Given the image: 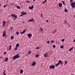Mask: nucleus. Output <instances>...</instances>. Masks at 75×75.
<instances>
[{
	"label": "nucleus",
	"mask_w": 75,
	"mask_h": 75,
	"mask_svg": "<svg viewBox=\"0 0 75 75\" xmlns=\"http://www.w3.org/2000/svg\"><path fill=\"white\" fill-rule=\"evenodd\" d=\"M8 57H6L5 59V62H7L8 60Z\"/></svg>",
	"instance_id": "18"
},
{
	"label": "nucleus",
	"mask_w": 75,
	"mask_h": 75,
	"mask_svg": "<svg viewBox=\"0 0 75 75\" xmlns=\"http://www.w3.org/2000/svg\"><path fill=\"white\" fill-rule=\"evenodd\" d=\"M64 39H62L61 40L62 42H64Z\"/></svg>",
	"instance_id": "34"
},
{
	"label": "nucleus",
	"mask_w": 75,
	"mask_h": 75,
	"mask_svg": "<svg viewBox=\"0 0 75 75\" xmlns=\"http://www.w3.org/2000/svg\"><path fill=\"white\" fill-rule=\"evenodd\" d=\"M7 5H8V4H6V5H4V8H5L7 6Z\"/></svg>",
	"instance_id": "30"
},
{
	"label": "nucleus",
	"mask_w": 75,
	"mask_h": 75,
	"mask_svg": "<svg viewBox=\"0 0 75 75\" xmlns=\"http://www.w3.org/2000/svg\"><path fill=\"white\" fill-rule=\"evenodd\" d=\"M6 36V31L5 30H4L3 33V37H4Z\"/></svg>",
	"instance_id": "6"
},
{
	"label": "nucleus",
	"mask_w": 75,
	"mask_h": 75,
	"mask_svg": "<svg viewBox=\"0 0 75 75\" xmlns=\"http://www.w3.org/2000/svg\"><path fill=\"white\" fill-rule=\"evenodd\" d=\"M74 49H75V48H74Z\"/></svg>",
	"instance_id": "60"
},
{
	"label": "nucleus",
	"mask_w": 75,
	"mask_h": 75,
	"mask_svg": "<svg viewBox=\"0 0 75 75\" xmlns=\"http://www.w3.org/2000/svg\"><path fill=\"white\" fill-rule=\"evenodd\" d=\"M64 47L63 46V45H62L60 46V48L62 49H63L64 48Z\"/></svg>",
	"instance_id": "25"
},
{
	"label": "nucleus",
	"mask_w": 75,
	"mask_h": 75,
	"mask_svg": "<svg viewBox=\"0 0 75 75\" xmlns=\"http://www.w3.org/2000/svg\"><path fill=\"white\" fill-rule=\"evenodd\" d=\"M54 40H52V41H51V42L52 43H54Z\"/></svg>",
	"instance_id": "35"
},
{
	"label": "nucleus",
	"mask_w": 75,
	"mask_h": 75,
	"mask_svg": "<svg viewBox=\"0 0 75 75\" xmlns=\"http://www.w3.org/2000/svg\"><path fill=\"white\" fill-rule=\"evenodd\" d=\"M43 56L47 58L48 56V53L47 52H46L43 54Z\"/></svg>",
	"instance_id": "5"
},
{
	"label": "nucleus",
	"mask_w": 75,
	"mask_h": 75,
	"mask_svg": "<svg viewBox=\"0 0 75 75\" xmlns=\"http://www.w3.org/2000/svg\"><path fill=\"white\" fill-rule=\"evenodd\" d=\"M56 47V46L55 45H53L52 46V47H53V48H55V47Z\"/></svg>",
	"instance_id": "37"
},
{
	"label": "nucleus",
	"mask_w": 75,
	"mask_h": 75,
	"mask_svg": "<svg viewBox=\"0 0 75 75\" xmlns=\"http://www.w3.org/2000/svg\"><path fill=\"white\" fill-rule=\"evenodd\" d=\"M62 4H63L64 5H65V3L64 1H62Z\"/></svg>",
	"instance_id": "28"
},
{
	"label": "nucleus",
	"mask_w": 75,
	"mask_h": 75,
	"mask_svg": "<svg viewBox=\"0 0 75 75\" xmlns=\"http://www.w3.org/2000/svg\"><path fill=\"white\" fill-rule=\"evenodd\" d=\"M27 2H28V3H30V1H29V0H27Z\"/></svg>",
	"instance_id": "44"
},
{
	"label": "nucleus",
	"mask_w": 75,
	"mask_h": 75,
	"mask_svg": "<svg viewBox=\"0 0 75 75\" xmlns=\"http://www.w3.org/2000/svg\"><path fill=\"white\" fill-rule=\"evenodd\" d=\"M19 45H20L19 44H17L16 45V47H19Z\"/></svg>",
	"instance_id": "22"
},
{
	"label": "nucleus",
	"mask_w": 75,
	"mask_h": 75,
	"mask_svg": "<svg viewBox=\"0 0 75 75\" xmlns=\"http://www.w3.org/2000/svg\"><path fill=\"white\" fill-rule=\"evenodd\" d=\"M2 58V57H0V58Z\"/></svg>",
	"instance_id": "57"
},
{
	"label": "nucleus",
	"mask_w": 75,
	"mask_h": 75,
	"mask_svg": "<svg viewBox=\"0 0 75 75\" xmlns=\"http://www.w3.org/2000/svg\"><path fill=\"white\" fill-rule=\"evenodd\" d=\"M6 75V74H5V75Z\"/></svg>",
	"instance_id": "58"
},
{
	"label": "nucleus",
	"mask_w": 75,
	"mask_h": 75,
	"mask_svg": "<svg viewBox=\"0 0 75 75\" xmlns=\"http://www.w3.org/2000/svg\"><path fill=\"white\" fill-rule=\"evenodd\" d=\"M10 28L11 29H13V27H11V28Z\"/></svg>",
	"instance_id": "50"
},
{
	"label": "nucleus",
	"mask_w": 75,
	"mask_h": 75,
	"mask_svg": "<svg viewBox=\"0 0 75 75\" xmlns=\"http://www.w3.org/2000/svg\"><path fill=\"white\" fill-rule=\"evenodd\" d=\"M1 4H0V7L1 6Z\"/></svg>",
	"instance_id": "54"
},
{
	"label": "nucleus",
	"mask_w": 75,
	"mask_h": 75,
	"mask_svg": "<svg viewBox=\"0 0 75 75\" xmlns=\"http://www.w3.org/2000/svg\"><path fill=\"white\" fill-rule=\"evenodd\" d=\"M33 21H35L34 19H30V20H29L28 21L29 22H32Z\"/></svg>",
	"instance_id": "11"
},
{
	"label": "nucleus",
	"mask_w": 75,
	"mask_h": 75,
	"mask_svg": "<svg viewBox=\"0 0 75 75\" xmlns=\"http://www.w3.org/2000/svg\"><path fill=\"white\" fill-rule=\"evenodd\" d=\"M59 64L58 63L57 64H55V67H57V66H59Z\"/></svg>",
	"instance_id": "15"
},
{
	"label": "nucleus",
	"mask_w": 75,
	"mask_h": 75,
	"mask_svg": "<svg viewBox=\"0 0 75 75\" xmlns=\"http://www.w3.org/2000/svg\"><path fill=\"white\" fill-rule=\"evenodd\" d=\"M22 22H23V23H24L25 22H24V21H23Z\"/></svg>",
	"instance_id": "51"
},
{
	"label": "nucleus",
	"mask_w": 75,
	"mask_h": 75,
	"mask_svg": "<svg viewBox=\"0 0 75 75\" xmlns=\"http://www.w3.org/2000/svg\"><path fill=\"white\" fill-rule=\"evenodd\" d=\"M36 49H38V50H39L40 49V47H36Z\"/></svg>",
	"instance_id": "40"
},
{
	"label": "nucleus",
	"mask_w": 75,
	"mask_h": 75,
	"mask_svg": "<svg viewBox=\"0 0 75 75\" xmlns=\"http://www.w3.org/2000/svg\"><path fill=\"white\" fill-rule=\"evenodd\" d=\"M47 1V0H45V1H44L43 2H42V4H45Z\"/></svg>",
	"instance_id": "20"
},
{
	"label": "nucleus",
	"mask_w": 75,
	"mask_h": 75,
	"mask_svg": "<svg viewBox=\"0 0 75 75\" xmlns=\"http://www.w3.org/2000/svg\"><path fill=\"white\" fill-rule=\"evenodd\" d=\"M36 64V62H35L33 61V63H32L31 66H34Z\"/></svg>",
	"instance_id": "9"
},
{
	"label": "nucleus",
	"mask_w": 75,
	"mask_h": 75,
	"mask_svg": "<svg viewBox=\"0 0 75 75\" xmlns=\"http://www.w3.org/2000/svg\"><path fill=\"white\" fill-rule=\"evenodd\" d=\"M16 34L17 35H18L19 34V33L18 32V31H17V32H16Z\"/></svg>",
	"instance_id": "31"
},
{
	"label": "nucleus",
	"mask_w": 75,
	"mask_h": 75,
	"mask_svg": "<svg viewBox=\"0 0 75 75\" xmlns=\"http://www.w3.org/2000/svg\"><path fill=\"white\" fill-rule=\"evenodd\" d=\"M40 30H41V31H43V29L41 28H40Z\"/></svg>",
	"instance_id": "43"
},
{
	"label": "nucleus",
	"mask_w": 75,
	"mask_h": 75,
	"mask_svg": "<svg viewBox=\"0 0 75 75\" xmlns=\"http://www.w3.org/2000/svg\"><path fill=\"white\" fill-rule=\"evenodd\" d=\"M29 9H31V7H30V6H29Z\"/></svg>",
	"instance_id": "47"
},
{
	"label": "nucleus",
	"mask_w": 75,
	"mask_h": 75,
	"mask_svg": "<svg viewBox=\"0 0 75 75\" xmlns=\"http://www.w3.org/2000/svg\"><path fill=\"white\" fill-rule=\"evenodd\" d=\"M33 0V1H36V0Z\"/></svg>",
	"instance_id": "56"
},
{
	"label": "nucleus",
	"mask_w": 75,
	"mask_h": 75,
	"mask_svg": "<svg viewBox=\"0 0 75 75\" xmlns=\"http://www.w3.org/2000/svg\"><path fill=\"white\" fill-rule=\"evenodd\" d=\"M11 16L13 17H14L15 19L17 18V16L16 15H15V14H11Z\"/></svg>",
	"instance_id": "2"
},
{
	"label": "nucleus",
	"mask_w": 75,
	"mask_h": 75,
	"mask_svg": "<svg viewBox=\"0 0 75 75\" xmlns=\"http://www.w3.org/2000/svg\"><path fill=\"white\" fill-rule=\"evenodd\" d=\"M55 66L54 65H50L49 67V69H54L55 68Z\"/></svg>",
	"instance_id": "3"
},
{
	"label": "nucleus",
	"mask_w": 75,
	"mask_h": 75,
	"mask_svg": "<svg viewBox=\"0 0 75 75\" xmlns=\"http://www.w3.org/2000/svg\"><path fill=\"white\" fill-rule=\"evenodd\" d=\"M46 22H48L49 21H48V20H46Z\"/></svg>",
	"instance_id": "46"
},
{
	"label": "nucleus",
	"mask_w": 75,
	"mask_h": 75,
	"mask_svg": "<svg viewBox=\"0 0 75 75\" xmlns=\"http://www.w3.org/2000/svg\"><path fill=\"white\" fill-rule=\"evenodd\" d=\"M74 17L75 18V15L74 16Z\"/></svg>",
	"instance_id": "55"
},
{
	"label": "nucleus",
	"mask_w": 75,
	"mask_h": 75,
	"mask_svg": "<svg viewBox=\"0 0 75 75\" xmlns=\"http://www.w3.org/2000/svg\"><path fill=\"white\" fill-rule=\"evenodd\" d=\"M11 39H14V37L13 36H11Z\"/></svg>",
	"instance_id": "33"
},
{
	"label": "nucleus",
	"mask_w": 75,
	"mask_h": 75,
	"mask_svg": "<svg viewBox=\"0 0 75 75\" xmlns=\"http://www.w3.org/2000/svg\"><path fill=\"white\" fill-rule=\"evenodd\" d=\"M68 11L67 9H65L64 10V11L65 12H68Z\"/></svg>",
	"instance_id": "21"
},
{
	"label": "nucleus",
	"mask_w": 75,
	"mask_h": 75,
	"mask_svg": "<svg viewBox=\"0 0 75 75\" xmlns=\"http://www.w3.org/2000/svg\"><path fill=\"white\" fill-rule=\"evenodd\" d=\"M11 47H12V46L11 45H10L9 46V48H8L9 50L10 51L12 49Z\"/></svg>",
	"instance_id": "14"
},
{
	"label": "nucleus",
	"mask_w": 75,
	"mask_h": 75,
	"mask_svg": "<svg viewBox=\"0 0 75 75\" xmlns=\"http://www.w3.org/2000/svg\"><path fill=\"white\" fill-rule=\"evenodd\" d=\"M58 63L59 64H62L63 63V62H62V61L61 60H59L58 62Z\"/></svg>",
	"instance_id": "8"
},
{
	"label": "nucleus",
	"mask_w": 75,
	"mask_h": 75,
	"mask_svg": "<svg viewBox=\"0 0 75 75\" xmlns=\"http://www.w3.org/2000/svg\"><path fill=\"white\" fill-rule=\"evenodd\" d=\"M72 7L75 8V2H72L71 5Z\"/></svg>",
	"instance_id": "4"
},
{
	"label": "nucleus",
	"mask_w": 75,
	"mask_h": 75,
	"mask_svg": "<svg viewBox=\"0 0 75 75\" xmlns=\"http://www.w3.org/2000/svg\"><path fill=\"white\" fill-rule=\"evenodd\" d=\"M57 31V30H54L53 31H52V33L54 34Z\"/></svg>",
	"instance_id": "17"
},
{
	"label": "nucleus",
	"mask_w": 75,
	"mask_h": 75,
	"mask_svg": "<svg viewBox=\"0 0 75 75\" xmlns=\"http://www.w3.org/2000/svg\"><path fill=\"white\" fill-rule=\"evenodd\" d=\"M64 62L65 64H67V61H65Z\"/></svg>",
	"instance_id": "42"
},
{
	"label": "nucleus",
	"mask_w": 75,
	"mask_h": 75,
	"mask_svg": "<svg viewBox=\"0 0 75 75\" xmlns=\"http://www.w3.org/2000/svg\"><path fill=\"white\" fill-rule=\"evenodd\" d=\"M6 37H7V36H6Z\"/></svg>",
	"instance_id": "59"
},
{
	"label": "nucleus",
	"mask_w": 75,
	"mask_h": 75,
	"mask_svg": "<svg viewBox=\"0 0 75 75\" xmlns=\"http://www.w3.org/2000/svg\"><path fill=\"white\" fill-rule=\"evenodd\" d=\"M74 42H75V39L74 40Z\"/></svg>",
	"instance_id": "53"
},
{
	"label": "nucleus",
	"mask_w": 75,
	"mask_h": 75,
	"mask_svg": "<svg viewBox=\"0 0 75 75\" xmlns=\"http://www.w3.org/2000/svg\"><path fill=\"white\" fill-rule=\"evenodd\" d=\"M71 75H75L74 74H71Z\"/></svg>",
	"instance_id": "52"
},
{
	"label": "nucleus",
	"mask_w": 75,
	"mask_h": 75,
	"mask_svg": "<svg viewBox=\"0 0 75 75\" xmlns=\"http://www.w3.org/2000/svg\"><path fill=\"white\" fill-rule=\"evenodd\" d=\"M40 16H41V17H43V15L42 13H41V14H40Z\"/></svg>",
	"instance_id": "39"
},
{
	"label": "nucleus",
	"mask_w": 75,
	"mask_h": 75,
	"mask_svg": "<svg viewBox=\"0 0 75 75\" xmlns=\"http://www.w3.org/2000/svg\"><path fill=\"white\" fill-rule=\"evenodd\" d=\"M6 54V52H4V54Z\"/></svg>",
	"instance_id": "45"
},
{
	"label": "nucleus",
	"mask_w": 75,
	"mask_h": 75,
	"mask_svg": "<svg viewBox=\"0 0 75 75\" xmlns=\"http://www.w3.org/2000/svg\"><path fill=\"white\" fill-rule=\"evenodd\" d=\"M62 5L61 3H59V6L60 7H61L62 6Z\"/></svg>",
	"instance_id": "12"
},
{
	"label": "nucleus",
	"mask_w": 75,
	"mask_h": 75,
	"mask_svg": "<svg viewBox=\"0 0 75 75\" xmlns=\"http://www.w3.org/2000/svg\"><path fill=\"white\" fill-rule=\"evenodd\" d=\"M23 16L22 14H21L20 16V17H21L22 16Z\"/></svg>",
	"instance_id": "48"
},
{
	"label": "nucleus",
	"mask_w": 75,
	"mask_h": 75,
	"mask_svg": "<svg viewBox=\"0 0 75 75\" xmlns=\"http://www.w3.org/2000/svg\"><path fill=\"white\" fill-rule=\"evenodd\" d=\"M73 48H74L73 47H71V48L69 50V51H71L72 50H73Z\"/></svg>",
	"instance_id": "16"
},
{
	"label": "nucleus",
	"mask_w": 75,
	"mask_h": 75,
	"mask_svg": "<svg viewBox=\"0 0 75 75\" xmlns=\"http://www.w3.org/2000/svg\"><path fill=\"white\" fill-rule=\"evenodd\" d=\"M27 30H24L22 32H21V31H20V33L21 34V35H22L23 34H24V33H25V32Z\"/></svg>",
	"instance_id": "7"
},
{
	"label": "nucleus",
	"mask_w": 75,
	"mask_h": 75,
	"mask_svg": "<svg viewBox=\"0 0 75 75\" xmlns=\"http://www.w3.org/2000/svg\"><path fill=\"white\" fill-rule=\"evenodd\" d=\"M16 7L18 9H19L20 8V7L19 6H17Z\"/></svg>",
	"instance_id": "26"
},
{
	"label": "nucleus",
	"mask_w": 75,
	"mask_h": 75,
	"mask_svg": "<svg viewBox=\"0 0 75 75\" xmlns=\"http://www.w3.org/2000/svg\"><path fill=\"white\" fill-rule=\"evenodd\" d=\"M17 50H18L17 48L16 47H15V48L14 50H15V51Z\"/></svg>",
	"instance_id": "38"
},
{
	"label": "nucleus",
	"mask_w": 75,
	"mask_h": 75,
	"mask_svg": "<svg viewBox=\"0 0 75 75\" xmlns=\"http://www.w3.org/2000/svg\"><path fill=\"white\" fill-rule=\"evenodd\" d=\"M20 53L14 56V57H13V58L14 60H15L17 59H18L20 58V56H19V54Z\"/></svg>",
	"instance_id": "1"
},
{
	"label": "nucleus",
	"mask_w": 75,
	"mask_h": 75,
	"mask_svg": "<svg viewBox=\"0 0 75 75\" xmlns=\"http://www.w3.org/2000/svg\"><path fill=\"white\" fill-rule=\"evenodd\" d=\"M74 0H70V3H71L73 2Z\"/></svg>",
	"instance_id": "41"
},
{
	"label": "nucleus",
	"mask_w": 75,
	"mask_h": 75,
	"mask_svg": "<svg viewBox=\"0 0 75 75\" xmlns=\"http://www.w3.org/2000/svg\"><path fill=\"white\" fill-rule=\"evenodd\" d=\"M4 75L6 74L5 73V70H4V72H3Z\"/></svg>",
	"instance_id": "32"
},
{
	"label": "nucleus",
	"mask_w": 75,
	"mask_h": 75,
	"mask_svg": "<svg viewBox=\"0 0 75 75\" xmlns=\"http://www.w3.org/2000/svg\"><path fill=\"white\" fill-rule=\"evenodd\" d=\"M35 57H39V55L38 54H36V55H35Z\"/></svg>",
	"instance_id": "23"
},
{
	"label": "nucleus",
	"mask_w": 75,
	"mask_h": 75,
	"mask_svg": "<svg viewBox=\"0 0 75 75\" xmlns=\"http://www.w3.org/2000/svg\"><path fill=\"white\" fill-rule=\"evenodd\" d=\"M27 14L26 12H24L22 13L23 16H24V15H26Z\"/></svg>",
	"instance_id": "19"
},
{
	"label": "nucleus",
	"mask_w": 75,
	"mask_h": 75,
	"mask_svg": "<svg viewBox=\"0 0 75 75\" xmlns=\"http://www.w3.org/2000/svg\"><path fill=\"white\" fill-rule=\"evenodd\" d=\"M64 22L65 23H66L67 22L66 21H65Z\"/></svg>",
	"instance_id": "49"
},
{
	"label": "nucleus",
	"mask_w": 75,
	"mask_h": 75,
	"mask_svg": "<svg viewBox=\"0 0 75 75\" xmlns=\"http://www.w3.org/2000/svg\"><path fill=\"white\" fill-rule=\"evenodd\" d=\"M6 22L4 21L3 22V26H4L5 25Z\"/></svg>",
	"instance_id": "13"
},
{
	"label": "nucleus",
	"mask_w": 75,
	"mask_h": 75,
	"mask_svg": "<svg viewBox=\"0 0 75 75\" xmlns=\"http://www.w3.org/2000/svg\"><path fill=\"white\" fill-rule=\"evenodd\" d=\"M47 43L49 44L50 43V42L49 41H47Z\"/></svg>",
	"instance_id": "36"
},
{
	"label": "nucleus",
	"mask_w": 75,
	"mask_h": 75,
	"mask_svg": "<svg viewBox=\"0 0 75 75\" xmlns=\"http://www.w3.org/2000/svg\"><path fill=\"white\" fill-rule=\"evenodd\" d=\"M31 50H30V51H29L28 52V54H30V53H31Z\"/></svg>",
	"instance_id": "27"
},
{
	"label": "nucleus",
	"mask_w": 75,
	"mask_h": 75,
	"mask_svg": "<svg viewBox=\"0 0 75 75\" xmlns=\"http://www.w3.org/2000/svg\"><path fill=\"white\" fill-rule=\"evenodd\" d=\"M28 36L29 38H31L32 36V35L31 34H30V33H29L28 34Z\"/></svg>",
	"instance_id": "10"
},
{
	"label": "nucleus",
	"mask_w": 75,
	"mask_h": 75,
	"mask_svg": "<svg viewBox=\"0 0 75 75\" xmlns=\"http://www.w3.org/2000/svg\"><path fill=\"white\" fill-rule=\"evenodd\" d=\"M33 5H32V6H31V9H33L34 8V6Z\"/></svg>",
	"instance_id": "29"
},
{
	"label": "nucleus",
	"mask_w": 75,
	"mask_h": 75,
	"mask_svg": "<svg viewBox=\"0 0 75 75\" xmlns=\"http://www.w3.org/2000/svg\"><path fill=\"white\" fill-rule=\"evenodd\" d=\"M23 72V70H21L20 71V73L22 74Z\"/></svg>",
	"instance_id": "24"
}]
</instances>
